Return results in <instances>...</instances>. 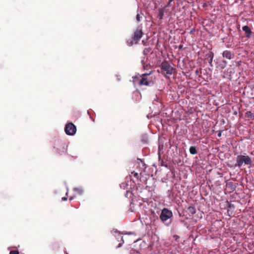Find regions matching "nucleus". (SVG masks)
I'll list each match as a JSON object with an SVG mask.
<instances>
[{"label": "nucleus", "mask_w": 254, "mask_h": 254, "mask_svg": "<svg viewBox=\"0 0 254 254\" xmlns=\"http://www.w3.org/2000/svg\"><path fill=\"white\" fill-rule=\"evenodd\" d=\"M143 32L142 28L138 26L134 32L132 37L127 41V44L129 46H131L133 44H137L139 40L142 37Z\"/></svg>", "instance_id": "f257e3e1"}, {"label": "nucleus", "mask_w": 254, "mask_h": 254, "mask_svg": "<svg viewBox=\"0 0 254 254\" xmlns=\"http://www.w3.org/2000/svg\"><path fill=\"white\" fill-rule=\"evenodd\" d=\"M244 164L246 165H251L252 164L251 158L248 155H238L236 157V163L234 166L241 168Z\"/></svg>", "instance_id": "f03ea898"}, {"label": "nucleus", "mask_w": 254, "mask_h": 254, "mask_svg": "<svg viewBox=\"0 0 254 254\" xmlns=\"http://www.w3.org/2000/svg\"><path fill=\"white\" fill-rule=\"evenodd\" d=\"M173 216L172 211L168 208H164L162 211L160 215V218L162 222H165Z\"/></svg>", "instance_id": "7ed1b4c3"}, {"label": "nucleus", "mask_w": 254, "mask_h": 254, "mask_svg": "<svg viewBox=\"0 0 254 254\" xmlns=\"http://www.w3.org/2000/svg\"><path fill=\"white\" fill-rule=\"evenodd\" d=\"M64 130L67 135H73L76 131V127L73 123H69L65 125Z\"/></svg>", "instance_id": "20e7f679"}, {"label": "nucleus", "mask_w": 254, "mask_h": 254, "mask_svg": "<svg viewBox=\"0 0 254 254\" xmlns=\"http://www.w3.org/2000/svg\"><path fill=\"white\" fill-rule=\"evenodd\" d=\"M151 72H150L149 73H146L142 74V78L140 79L138 81V85L140 86L142 85H145V86H149L151 84H153V82L152 80H149L147 78L146 76L147 75L150 74Z\"/></svg>", "instance_id": "39448f33"}, {"label": "nucleus", "mask_w": 254, "mask_h": 254, "mask_svg": "<svg viewBox=\"0 0 254 254\" xmlns=\"http://www.w3.org/2000/svg\"><path fill=\"white\" fill-rule=\"evenodd\" d=\"M161 69L166 72L167 74L171 75L173 73V68L168 62L164 61L161 64Z\"/></svg>", "instance_id": "423d86ee"}, {"label": "nucleus", "mask_w": 254, "mask_h": 254, "mask_svg": "<svg viewBox=\"0 0 254 254\" xmlns=\"http://www.w3.org/2000/svg\"><path fill=\"white\" fill-rule=\"evenodd\" d=\"M222 56L223 58H226L228 60H231L234 58V54L229 50H225L223 51Z\"/></svg>", "instance_id": "0eeeda50"}, {"label": "nucleus", "mask_w": 254, "mask_h": 254, "mask_svg": "<svg viewBox=\"0 0 254 254\" xmlns=\"http://www.w3.org/2000/svg\"><path fill=\"white\" fill-rule=\"evenodd\" d=\"M242 30L245 32L246 36L249 38L252 33L251 29L248 26H244L242 27Z\"/></svg>", "instance_id": "6e6552de"}, {"label": "nucleus", "mask_w": 254, "mask_h": 254, "mask_svg": "<svg viewBox=\"0 0 254 254\" xmlns=\"http://www.w3.org/2000/svg\"><path fill=\"white\" fill-rule=\"evenodd\" d=\"M208 57L210 59L209 61V63L211 66H212V61L214 57V54L213 52H210L209 54L208 55Z\"/></svg>", "instance_id": "1a4fd4ad"}, {"label": "nucleus", "mask_w": 254, "mask_h": 254, "mask_svg": "<svg viewBox=\"0 0 254 254\" xmlns=\"http://www.w3.org/2000/svg\"><path fill=\"white\" fill-rule=\"evenodd\" d=\"M164 10L162 8L159 9L158 16L160 19H162L164 15Z\"/></svg>", "instance_id": "9d476101"}, {"label": "nucleus", "mask_w": 254, "mask_h": 254, "mask_svg": "<svg viewBox=\"0 0 254 254\" xmlns=\"http://www.w3.org/2000/svg\"><path fill=\"white\" fill-rule=\"evenodd\" d=\"M245 116L247 118H249L251 119H254V114L251 111H247L245 114Z\"/></svg>", "instance_id": "9b49d317"}, {"label": "nucleus", "mask_w": 254, "mask_h": 254, "mask_svg": "<svg viewBox=\"0 0 254 254\" xmlns=\"http://www.w3.org/2000/svg\"><path fill=\"white\" fill-rule=\"evenodd\" d=\"M190 152L191 154L194 155L197 153V150L195 146H190Z\"/></svg>", "instance_id": "f8f14e48"}, {"label": "nucleus", "mask_w": 254, "mask_h": 254, "mask_svg": "<svg viewBox=\"0 0 254 254\" xmlns=\"http://www.w3.org/2000/svg\"><path fill=\"white\" fill-rule=\"evenodd\" d=\"M151 49L150 47L145 48L143 51V54L144 55H147L150 52Z\"/></svg>", "instance_id": "ddd939ff"}, {"label": "nucleus", "mask_w": 254, "mask_h": 254, "mask_svg": "<svg viewBox=\"0 0 254 254\" xmlns=\"http://www.w3.org/2000/svg\"><path fill=\"white\" fill-rule=\"evenodd\" d=\"M9 254H19V252L17 250L11 251Z\"/></svg>", "instance_id": "4468645a"}, {"label": "nucleus", "mask_w": 254, "mask_h": 254, "mask_svg": "<svg viewBox=\"0 0 254 254\" xmlns=\"http://www.w3.org/2000/svg\"><path fill=\"white\" fill-rule=\"evenodd\" d=\"M136 18L138 22L140 21L141 16L138 13L137 14Z\"/></svg>", "instance_id": "2eb2a0df"}, {"label": "nucleus", "mask_w": 254, "mask_h": 254, "mask_svg": "<svg viewBox=\"0 0 254 254\" xmlns=\"http://www.w3.org/2000/svg\"><path fill=\"white\" fill-rule=\"evenodd\" d=\"M228 207L230 209L232 208H234V205L233 204L231 203H228Z\"/></svg>", "instance_id": "dca6fc26"}, {"label": "nucleus", "mask_w": 254, "mask_h": 254, "mask_svg": "<svg viewBox=\"0 0 254 254\" xmlns=\"http://www.w3.org/2000/svg\"><path fill=\"white\" fill-rule=\"evenodd\" d=\"M223 63H224V64L223 65H222L221 67H222V68H224V67L226 66V64H227V62H226V61H223Z\"/></svg>", "instance_id": "f3484780"}, {"label": "nucleus", "mask_w": 254, "mask_h": 254, "mask_svg": "<svg viewBox=\"0 0 254 254\" xmlns=\"http://www.w3.org/2000/svg\"><path fill=\"white\" fill-rule=\"evenodd\" d=\"M133 176H134L135 177H137V176H138V173H133Z\"/></svg>", "instance_id": "a211bd4d"}, {"label": "nucleus", "mask_w": 254, "mask_h": 254, "mask_svg": "<svg viewBox=\"0 0 254 254\" xmlns=\"http://www.w3.org/2000/svg\"><path fill=\"white\" fill-rule=\"evenodd\" d=\"M62 200H66L67 198L66 197H62Z\"/></svg>", "instance_id": "6ab92c4d"}, {"label": "nucleus", "mask_w": 254, "mask_h": 254, "mask_svg": "<svg viewBox=\"0 0 254 254\" xmlns=\"http://www.w3.org/2000/svg\"><path fill=\"white\" fill-rule=\"evenodd\" d=\"M198 72H199V71H198V70L197 69V70L195 71V74H196V75H198Z\"/></svg>", "instance_id": "aec40b11"}, {"label": "nucleus", "mask_w": 254, "mask_h": 254, "mask_svg": "<svg viewBox=\"0 0 254 254\" xmlns=\"http://www.w3.org/2000/svg\"><path fill=\"white\" fill-rule=\"evenodd\" d=\"M148 65L147 64H146V65H143V67H144V68H146V67H148Z\"/></svg>", "instance_id": "412c9836"}, {"label": "nucleus", "mask_w": 254, "mask_h": 254, "mask_svg": "<svg viewBox=\"0 0 254 254\" xmlns=\"http://www.w3.org/2000/svg\"><path fill=\"white\" fill-rule=\"evenodd\" d=\"M182 47H183V45H180L179 47V49H182Z\"/></svg>", "instance_id": "4be33fe9"}, {"label": "nucleus", "mask_w": 254, "mask_h": 254, "mask_svg": "<svg viewBox=\"0 0 254 254\" xmlns=\"http://www.w3.org/2000/svg\"><path fill=\"white\" fill-rule=\"evenodd\" d=\"M173 1V0H169V4H170Z\"/></svg>", "instance_id": "5701e85b"}, {"label": "nucleus", "mask_w": 254, "mask_h": 254, "mask_svg": "<svg viewBox=\"0 0 254 254\" xmlns=\"http://www.w3.org/2000/svg\"><path fill=\"white\" fill-rule=\"evenodd\" d=\"M121 246H122V244H121V243H120V244H119V246H118V247H121Z\"/></svg>", "instance_id": "b1692460"}, {"label": "nucleus", "mask_w": 254, "mask_h": 254, "mask_svg": "<svg viewBox=\"0 0 254 254\" xmlns=\"http://www.w3.org/2000/svg\"><path fill=\"white\" fill-rule=\"evenodd\" d=\"M69 200H72V197H70V198H69Z\"/></svg>", "instance_id": "393cba45"}, {"label": "nucleus", "mask_w": 254, "mask_h": 254, "mask_svg": "<svg viewBox=\"0 0 254 254\" xmlns=\"http://www.w3.org/2000/svg\"><path fill=\"white\" fill-rule=\"evenodd\" d=\"M219 136H220L221 135V133H219V134H218Z\"/></svg>", "instance_id": "a878e982"}]
</instances>
